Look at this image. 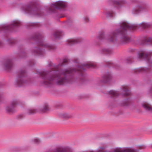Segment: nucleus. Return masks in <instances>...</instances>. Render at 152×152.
<instances>
[{
	"mask_svg": "<svg viewBox=\"0 0 152 152\" xmlns=\"http://www.w3.org/2000/svg\"><path fill=\"white\" fill-rule=\"evenodd\" d=\"M34 53L38 55H42L43 54L42 51L39 48L35 47L33 50Z\"/></svg>",
	"mask_w": 152,
	"mask_h": 152,
	"instance_id": "nucleus-24",
	"label": "nucleus"
},
{
	"mask_svg": "<svg viewBox=\"0 0 152 152\" xmlns=\"http://www.w3.org/2000/svg\"><path fill=\"white\" fill-rule=\"evenodd\" d=\"M32 143L38 144L41 142V141L39 139H36L32 140Z\"/></svg>",
	"mask_w": 152,
	"mask_h": 152,
	"instance_id": "nucleus-30",
	"label": "nucleus"
},
{
	"mask_svg": "<svg viewBox=\"0 0 152 152\" xmlns=\"http://www.w3.org/2000/svg\"><path fill=\"white\" fill-rule=\"evenodd\" d=\"M96 65L92 63L82 64L77 67V69H66L58 70H53L50 72L44 71L40 75L44 80L43 83L46 86H50L54 81L57 85H61L71 83L72 82L71 74L73 72L78 71L82 72L85 70V68H94Z\"/></svg>",
	"mask_w": 152,
	"mask_h": 152,
	"instance_id": "nucleus-1",
	"label": "nucleus"
},
{
	"mask_svg": "<svg viewBox=\"0 0 152 152\" xmlns=\"http://www.w3.org/2000/svg\"><path fill=\"white\" fill-rule=\"evenodd\" d=\"M70 148L67 147L62 146L58 147L55 148H50L45 152H71Z\"/></svg>",
	"mask_w": 152,
	"mask_h": 152,
	"instance_id": "nucleus-11",
	"label": "nucleus"
},
{
	"mask_svg": "<svg viewBox=\"0 0 152 152\" xmlns=\"http://www.w3.org/2000/svg\"><path fill=\"white\" fill-rule=\"evenodd\" d=\"M123 90L122 94L126 96H128L130 95V93L128 89V87L126 86H124L122 87Z\"/></svg>",
	"mask_w": 152,
	"mask_h": 152,
	"instance_id": "nucleus-16",
	"label": "nucleus"
},
{
	"mask_svg": "<svg viewBox=\"0 0 152 152\" xmlns=\"http://www.w3.org/2000/svg\"><path fill=\"white\" fill-rule=\"evenodd\" d=\"M30 25L31 26H33L34 25V24L33 23H30Z\"/></svg>",
	"mask_w": 152,
	"mask_h": 152,
	"instance_id": "nucleus-39",
	"label": "nucleus"
},
{
	"mask_svg": "<svg viewBox=\"0 0 152 152\" xmlns=\"http://www.w3.org/2000/svg\"><path fill=\"white\" fill-rule=\"evenodd\" d=\"M21 55L22 56H25V53H21Z\"/></svg>",
	"mask_w": 152,
	"mask_h": 152,
	"instance_id": "nucleus-37",
	"label": "nucleus"
},
{
	"mask_svg": "<svg viewBox=\"0 0 152 152\" xmlns=\"http://www.w3.org/2000/svg\"><path fill=\"white\" fill-rule=\"evenodd\" d=\"M142 106L147 111L152 113V106L146 102H144L142 103Z\"/></svg>",
	"mask_w": 152,
	"mask_h": 152,
	"instance_id": "nucleus-13",
	"label": "nucleus"
},
{
	"mask_svg": "<svg viewBox=\"0 0 152 152\" xmlns=\"http://www.w3.org/2000/svg\"><path fill=\"white\" fill-rule=\"evenodd\" d=\"M67 4L66 2L61 1H58L52 4L51 7L49 8V10L52 11V9L53 8L60 9L62 8H65Z\"/></svg>",
	"mask_w": 152,
	"mask_h": 152,
	"instance_id": "nucleus-8",
	"label": "nucleus"
},
{
	"mask_svg": "<svg viewBox=\"0 0 152 152\" xmlns=\"http://www.w3.org/2000/svg\"><path fill=\"white\" fill-rule=\"evenodd\" d=\"M62 32L60 31H56L54 34L56 38H59L62 35Z\"/></svg>",
	"mask_w": 152,
	"mask_h": 152,
	"instance_id": "nucleus-25",
	"label": "nucleus"
},
{
	"mask_svg": "<svg viewBox=\"0 0 152 152\" xmlns=\"http://www.w3.org/2000/svg\"><path fill=\"white\" fill-rule=\"evenodd\" d=\"M50 108L49 107L48 104H45L42 108L40 109L39 111L40 113H45L50 110Z\"/></svg>",
	"mask_w": 152,
	"mask_h": 152,
	"instance_id": "nucleus-18",
	"label": "nucleus"
},
{
	"mask_svg": "<svg viewBox=\"0 0 152 152\" xmlns=\"http://www.w3.org/2000/svg\"><path fill=\"white\" fill-rule=\"evenodd\" d=\"M146 146L144 145H138L137 146V148L140 149H144L145 148Z\"/></svg>",
	"mask_w": 152,
	"mask_h": 152,
	"instance_id": "nucleus-32",
	"label": "nucleus"
},
{
	"mask_svg": "<svg viewBox=\"0 0 152 152\" xmlns=\"http://www.w3.org/2000/svg\"><path fill=\"white\" fill-rule=\"evenodd\" d=\"M35 38L38 40V42L40 43L39 44V45L44 46L45 47L48 48L50 50L54 49L55 48L53 46L48 44H45L43 42L42 37L40 33H38L36 34L35 35Z\"/></svg>",
	"mask_w": 152,
	"mask_h": 152,
	"instance_id": "nucleus-10",
	"label": "nucleus"
},
{
	"mask_svg": "<svg viewBox=\"0 0 152 152\" xmlns=\"http://www.w3.org/2000/svg\"><path fill=\"white\" fill-rule=\"evenodd\" d=\"M100 52L101 53L106 54H110L112 53V51L110 49L105 48L102 49Z\"/></svg>",
	"mask_w": 152,
	"mask_h": 152,
	"instance_id": "nucleus-23",
	"label": "nucleus"
},
{
	"mask_svg": "<svg viewBox=\"0 0 152 152\" xmlns=\"http://www.w3.org/2000/svg\"><path fill=\"white\" fill-rule=\"evenodd\" d=\"M133 59V58L132 57H129L126 60V62L127 63H131L132 62V60Z\"/></svg>",
	"mask_w": 152,
	"mask_h": 152,
	"instance_id": "nucleus-31",
	"label": "nucleus"
},
{
	"mask_svg": "<svg viewBox=\"0 0 152 152\" xmlns=\"http://www.w3.org/2000/svg\"><path fill=\"white\" fill-rule=\"evenodd\" d=\"M18 79L17 82V84L19 86L24 85L27 83V81L26 80L24 77L26 72L24 70H21L19 72Z\"/></svg>",
	"mask_w": 152,
	"mask_h": 152,
	"instance_id": "nucleus-5",
	"label": "nucleus"
},
{
	"mask_svg": "<svg viewBox=\"0 0 152 152\" xmlns=\"http://www.w3.org/2000/svg\"><path fill=\"white\" fill-rule=\"evenodd\" d=\"M20 102L15 99H13L10 102V105L6 108L7 111L9 113H12L15 111V107L18 104H20Z\"/></svg>",
	"mask_w": 152,
	"mask_h": 152,
	"instance_id": "nucleus-6",
	"label": "nucleus"
},
{
	"mask_svg": "<svg viewBox=\"0 0 152 152\" xmlns=\"http://www.w3.org/2000/svg\"><path fill=\"white\" fill-rule=\"evenodd\" d=\"M63 17H64V16H61L60 17L61 18Z\"/></svg>",
	"mask_w": 152,
	"mask_h": 152,
	"instance_id": "nucleus-40",
	"label": "nucleus"
},
{
	"mask_svg": "<svg viewBox=\"0 0 152 152\" xmlns=\"http://www.w3.org/2000/svg\"><path fill=\"white\" fill-rule=\"evenodd\" d=\"M105 37L104 33L102 32L99 34L98 37V39L99 40H102L104 39Z\"/></svg>",
	"mask_w": 152,
	"mask_h": 152,
	"instance_id": "nucleus-28",
	"label": "nucleus"
},
{
	"mask_svg": "<svg viewBox=\"0 0 152 152\" xmlns=\"http://www.w3.org/2000/svg\"><path fill=\"white\" fill-rule=\"evenodd\" d=\"M2 45V42L1 41H0V46H1Z\"/></svg>",
	"mask_w": 152,
	"mask_h": 152,
	"instance_id": "nucleus-38",
	"label": "nucleus"
},
{
	"mask_svg": "<svg viewBox=\"0 0 152 152\" xmlns=\"http://www.w3.org/2000/svg\"><path fill=\"white\" fill-rule=\"evenodd\" d=\"M108 94L110 95L112 98L115 97L117 96L119 94L116 91L113 90H111L109 91L108 93Z\"/></svg>",
	"mask_w": 152,
	"mask_h": 152,
	"instance_id": "nucleus-22",
	"label": "nucleus"
},
{
	"mask_svg": "<svg viewBox=\"0 0 152 152\" xmlns=\"http://www.w3.org/2000/svg\"><path fill=\"white\" fill-rule=\"evenodd\" d=\"M21 58H23V57H20Z\"/></svg>",
	"mask_w": 152,
	"mask_h": 152,
	"instance_id": "nucleus-42",
	"label": "nucleus"
},
{
	"mask_svg": "<svg viewBox=\"0 0 152 152\" xmlns=\"http://www.w3.org/2000/svg\"><path fill=\"white\" fill-rule=\"evenodd\" d=\"M20 24V22L18 20L13 21L12 23L9 25H3L0 28L1 30H11L13 28L19 26Z\"/></svg>",
	"mask_w": 152,
	"mask_h": 152,
	"instance_id": "nucleus-7",
	"label": "nucleus"
},
{
	"mask_svg": "<svg viewBox=\"0 0 152 152\" xmlns=\"http://www.w3.org/2000/svg\"><path fill=\"white\" fill-rule=\"evenodd\" d=\"M145 42L152 44V38H147L144 39Z\"/></svg>",
	"mask_w": 152,
	"mask_h": 152,
	"instance_id": "nucleus-29",
	"label": "nucleus"
},
{
	"mask_svg": "<svg viewBox=\"0 0 152 152\" xmlns=\"http://www.w3.org/2000/svg\"><path fill=\"white\" fill-rule=\"evenodd\" d=\"M104 14L107 18H112L114 17L115 13L113 9H106L104 12Z\"/></svg>",
	"mask_w": 152,
	"mask_h": 152,
	"instance_id": "nucleus-12",
	"label": "nucleus"
},
{
	"mask_svg": "<svg viewBox=\"0 0 152 152\" xmlns=\"http://www.w3.org/2000/svg\"><path fill=\"white\" fill-rule=\"evenodd\" d=\"M120 28L113 31L107 36L106 39L110 42H115L118 41L119 43L125 44L130 41L127 34L128 29L134 30L138 28L135 24H130L124 21L120 23Z\"/></svg>",
	"mask_w": 152,
	"mask_h": 152,
	"instance_id": "nucleus-2",
	"label": "nucleus"
},
{
	"mask_svg": "<svg viewBox=\"0 0 152 152\" xmlns=\"http://www.w3.org/2000/svg\"><path fill=\"white\" fill-rule=\"evenodd\" d=\"M81 75H82V74H81Z\"/></svg>",
	"mask_w": 152,
	"mask_h": 152,
	"instance_id": "nucleus-43",
	"label": "nucleus"
},
{
	"mask_svg": "<svg viewBox=\"0 0 152 152\" xmlns=\"http://www.w3.org/2000/svg\"><path fill=\"white\" fill-rule=\"evenodd\" d=\"M39 111L36 109L34 108H29L27 110L26 113L29 115L33 114L38 112Z\"/></svg>",
	"mask_w": 152,
	"mask_h": 152,
	"instance_id": "nucleus-20",
	"label": "nucleus"
},
{
	"mask_svg": "<svg viewBox=\"0 0 152 152\" xmlns=\"http://www.w3.org/2000/svg\"><path fill=\"white\" fill-rule=\"evenodd\" d=\"M23 115H20L18 116V119H21L23 117Z\"/></svg>",
	"mask_w": 152,
	"mask_h": 152,
	"instance_id": "nucleus-36",
	"label": "nucleus"
},
{
	"mask_svg": "<svg viewBox=\"0 0 152 152\" xmlns=\"http://www.w3.org/2000/svg\"><path fill=\"white\" fill-rule=\"evenodd\" d=\"M125 103L124 105L126 106H127L129 104V101H128V100H126L125 101Z\"/></svg>",
	"mask_w": 152,
	"mask_h": 152,
	"instance_id": "nucleus-35",
	"label": "nucleus"
},
{
	"mask_svg": "<svg viewBox=\"0 0 152 152\" xmlns=\"http://www.w3.org/2000/svg\"><path fill=\"white\" fill-rule=\"evenodd\" d=\"M137 58L138 60H145L148 63L152 64V59L149 53L145 51L140 53H138Z\"/></svg>",
	"mask_w": 152,
	"mask_h": 152,
	"instance_id": "nucleus-3",
	"label": "nucleus"
},
{
	"mask_svg": "<svg viewBox=\"0 0 152 152\" xmlns=\"http://www.w3.org/2000/svg\"><path fill=\"white\" fill-rule=\"evenodd\" d=\"M67 42L69 45H72L80 42V41L78 39H70L68 40H67Z\"/></svg>",
	"mask_w": 152,
	"mask_h": 152,
	"instance_id": "nucleus-19",
	"label": "nucleus"
},
{
	"mask_svg": "<svg viewBox=\"0 0 152 152\" xmlns=\"http://www.w3.org/2000/svg\"><path fill=\"white\" fill-rule=\"evenodd\" d=\"M113 2L115 5H116L117 6L121 7L125 3L126 1L125 0H119V1L113 0Z\"/></svg>",
	"mask_w": 152,
	"mask_h": 152,
	"instance_id": "nucleus-17",
	"label": "nucleus"
},
{
	"mask_svg": "<svg viewBox=\"0 0 152 152\" xmlns=\"http://www.w3.org/2000/svg\"><path fill=\"white\" fill-rule=\"evenodd\" d=\"M144 70V68L138 69L135 71L136 72H140Z\"/></svg>",
	"mask_w": 152,
	"mask_h": 152,
	"instance_id": "nucleus-34",
	"label": "nucleus"
},
{
	"mask_svg": "<svg viewBox=\"0 0 152 152\" xmlns=\"http://www.w3.org/2000/svg\"><path fill=\"white\" fill-rule=\"evenodd\" d=\"M112 77L111 74L110 73L108 72L105 74L103 77V80H102V82L103 83H106L110 80Z\"/></svg>",
	"mask_w": 152,
	"mask_h": 152,
	"instance_id": "nucleus-14",
	"label": "nucleus"
},
{
	"mask_svg": "<svg viewBox=\"0 0 152 152\" xmlns=\"http://www.w3.org/2000/svg\"><path fill=\"white\" fill-rule=\"evenodd\" d=\"M68 62V60L67 59H64L63 60V62L61 65L59 64L55 66H54V68L55 69H58L59 68L60 66H63L64 65V64Z\"/></svg>",
	"mask_w": 152,
	"mask_h": 152,
	"instance_id": "nucleus-27",
	"label": "nucleus"
},
{
	"mask_svg": "<svg viewBox=\"0 0 152 152\" xmlns=\"http://www.w3.org/2000/svg\"><path fill=\"white\" fill-rule=\"evenodd\" d=\"M151 25L147 23H142L140 25V26L144 28H149Z\"/></svg>",
	"mask_w": 152,
	"mask_h": 152,
	"instance_id": "nucleus-26",
	"label": "nucleus"
},
{
	"mask_svg": "<svg viewBox=\"0 0 152 152\" xmlns=\"http://www.w3.org/2000/svg\"><path fill=\"white\" fill-rule=\"evenodd\" d=\"M148 8L149 7L148 6L139 5L133 9L132 12L133 14H137L141 12L147 11Z\"/></svg>",
	"mask_w": 152,
	"mask_h": 152,
	"instance_id": "nucleus-9",
	"label": "nucleus"
},
{
	"mask_svg": "<svg viewBox=\"0 0 152 152\" xmlns=\"http://www.w3.org/2000/svg\"><path fill=\"white\" fill-rule=\"evenodd\" d=\"M52 66V64H49V66Z\"/></svg>",
	"mask_w": 152,
	"mask_h": 152,
	"instance_id": "nucleus-41",
	"label": "nucleus"
},
{
	"mask_svg": "<svg viewBox=\"0 0 152 152\" xmlns=\"http://www.w3.org/2000/svg\"><path fill=\"white\" fill-rule=\"evenodd\" d=\"M84 20L85 22L88 23L89 21V19L88 18L87 16L84 18Z\"/></svg>",
	"mask_w": 152,
	"mask_h": 152,
	"instance_id": "nucleus-33",
	"label": "nucleus"
},
{
	"mask_svg": "<svg viewBox=\"0 0 152 152\" xmlns=\"http://www.w3.org/2000/svg\"><path fill=\"white\" fill-rule=\"evenodd\" d=\"M13 66V64L11 60H7L4 64V66L6 69H11Z\"/></svg>",
	"mask_w": 152,
	"mask_h": 152,
	"instance_id": "nucleus-15",
	"label": "nucleus"
},
{
	"mask_svg": "<svg viewBox=\"0 0 152 152\" xmlns=\"http://www.w3.org/2000/svg\"><path fill=\"white\" fill-rule=\"evenodd\" d=\"M59 115L61 118H64L65 119H67L68 118H71L72 117L71 115L65 113H60L59 114Z\"/></svg>",
	"mask_w": 152,
	"mask_h": 152,
	"instance_id": "nucleus-21",
	"label": "nucleus"
},
{
	"mask_svg": "<svg viewBox=\"0 0 152 152\" xmlns=\"http://www.w3.org/2000/svg\"><path fill=\"white\" fill-rule=\"evenodd\" d=\"M34 2H32L30 5L26 6L25 7V11L30 14L39 15V10L36 8H34Z\"/></svg>",
	"mask_w": 152,
	"mask_h": 152,
	"instance_id": "nucleus-4",
	"label": "nucleus"
}]
</instances>
